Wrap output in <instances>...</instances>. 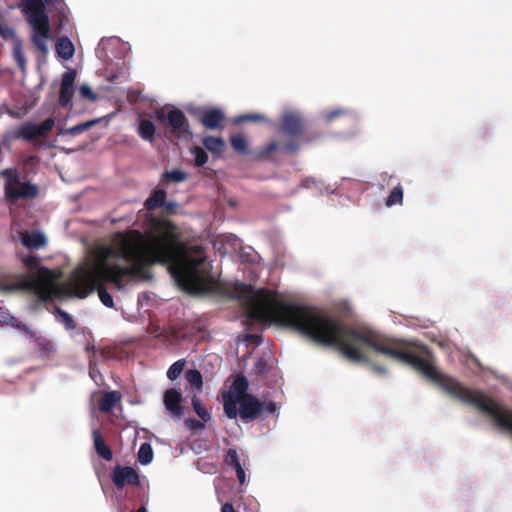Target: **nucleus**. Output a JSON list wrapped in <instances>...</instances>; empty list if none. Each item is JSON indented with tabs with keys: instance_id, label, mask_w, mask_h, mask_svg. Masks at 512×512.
I'll list each match as a JSON object with an SVG mask.
<instances>
[{
	"instance_id": "0eeeda50",
	"label": "nucleus",
	"mask_w": 512,
	"mask_h": 512,
	"mask_svg": "<svg viewBox=\"0 0 512 512\" xmlns=\"http://www.w3.org/2000/svg\"><path fill=\"white\" fill-rule=\"evenodd\" d=\"M249 383L245 376H237L228 392L223 393L224 413L229 419H236L238 416L237 402L245 398L248 393Z\"/></svg>"
},
{
	"instance_id": "b1692460",
	"label": "nucleus",
	"mask_w": 512,
	"mask_h": 512,
	"mask_svg": "<svg viewBox=\"0 0 512 512\" xmlns=\"http://www.w3.org/2000/svg\"><path fill=\"white\" fill-rule=\"evenodd\" d=\"M230 144L235 152L241 155H249V143L246 137L242 134H235L230 136Z\"/></svg>"
},
{
	"instance_id": "aec40b11",
	"label": "nucleus",
	"mask_w": 512,
	"mask_h": 512,
	"mask_svg": "<svg viewBox=\"0 0 512 512\" xmlns=\"http://www.w3.org/2000/svg\"><path fill=\"white\" fill-rule=\"evenodd\" d=\"M55 49L57 55L64 60L71 59L75 52L72 41L66 36L57 39Z\"/></svg>"
},
{
	"instance_id": "ea45409f",
	"label": "nucleus",
	"mask_w": 512,
	"mask_h": 512,
	"mask_svg": "<svg viewBox=\"0 0 512 512\" xmlns=\"http://www.w3.org/2000/svg\"><path fill=\"white\" fill-rule=\"evenodd\" d=\"M348 111L345 109H334L325 114V118L328 122L333 121L334 119L345 115Z\"/></svg>"
},
{
	"instance_id": "2eb2a0df",
	"label": "nucleus",
	"mask_w": 512,
	"mask_h": 512,
	"mask_svg": "<svg viewBox=\"0 0 512 512\" xmlns=\"http://www.w3.org/2000/svg\"><path fill=\"white\" fill-rule=\"evenodd\" d=\"M76 73L73 70L63 74L59 93V104L61 107H67L74 95V81Z\"/></svg>"
},
{
	"instance_id": "a18cd8bd",
	"label": "nucleus",
	"mask_w": 512,
	"mask_h": 512,
	"mask_svg": "<svg viewBox=\"0 0 512 512\" xmlns=\"http://www.w3.org/2000/svg\"><path fill=\"white\" fill-rule=\"evenodd\" d=\"M137 512H146V508L144 506H141Z\"/></svg>"
},
{
	"instance_id": "473e14b6",
	"label": "nucleus",
	"mask_w": 512,
	"mask_h": 512,
	"mask_svg": "<svg viewBox=\"0 0 512 512\" xmlns=\"http://www.w3.org/2000/svg\"><path fill=\"white\" fill-rule=\"evenodd\" d=\"M13 57H14L17 65H18V67L22 71H25L26 59H25V56H24V53H23L21 45L14 46V48H13Z\"/></svg>"
},
{
	"instance_id": "79ce46f5",
	"label": "nucleus",
	"mask_w": 512,
	"mask_h": 512,
	"mask_svg": "<svg viewBox=\"0 0 512 512\" xmlns=\"http://www.w3.org/2000/svg\"><path fill=\"white\" fill-rule=\"evenodd\" d=\"M94 349H95V346L93 344H87L85 346V350L89 353L91 352L92 354L89 356V363L91 364L92 363V358L94 357Z\"/></svg>"
},
{
	"instance_id": "f8f14e48",
	"label": "nucleus",
	"mask_w": 512,
	"mask_h": 512,
	"mask_svg": "<svg viewBox=\"0 0 512 512\" xmlns=\"http://www.w3.org/2000/svg\"><path fill=\"white\" fill-rule=\"evenodd\" d=\"M110 476L117 489H123L126 485L138 486L140 484L138 472L130 466L116 465Z\"/></svg>"
},
{
	"instance_id": "7c9ffc66",
	"label": "nucleus",
	"mask_w": 512,
	"mask_h": 512,
	"mask_svg": "<svg viewBox=\"0 0 512 512\" xmlns=\"http://www.w3.org/2000/svg\"><path fill=\"white\" fill-rule=\"evenodd\" d=\"M185 364L186 361L184 359L174 362L167 371V378L171 381L176 380L183 372Z\"/></svg>"
},
{
	"instance_id": "a878e982",
	"label": "nucleus",
	"mask_w": 512,
	"mask_h": 512,
	"mask_svg": "<svg viewBox=\"0 0 512 512\" xmlns=\"http://www.w3.org/2000/svg\"><path fill=\"white\" fill-rule=\"evenodd\" d=\"M403 202V188L400 184L395 186L390 192L389 196L386 199V206L392 207L394 205H401Z\"/></svg>"
},
{
	"instance_id": "c85d7f7f",
	"label": "nucleus",
	"mask_w": 512,
	"mask_h": 512,
	"mask_svg": "<svg viewBox=\"0 0 512 512\" xmlns=\"http://www.w3.org/2000/svg\"><path fill=\"white\" fill-rule=\"evenodd\" d=\"M153 460V449L149 443L141 444L138 450V461L142 465H147Z\"/></svg>"
},
{
	"instance_id": "c9c22d12",
	"label": "nucleus",
	"mask_w": 512,
	"mask_h": 512,
	"mask_svg": "<svg viewBox=\"0 0 512 512\" xmlns=\"http://www.w3.org/2000/svg\"><path fill=\"white\" fill-rule=\"evenodd\" d=\"M254 370L257 374L264 375L267 373V361L265 358L260 357L254 364Z\"/></svg>"
},
{
	"instance_id": "2f4dec72",
	"label": "nucleus",
	"mask_w": 512,
	"mask_h": 512,
	"mask_svg": "<svg viewBox=\"0 0 512 512\" xmlns=\"http://www.w3.org/2000/svg\"><path fill=\"white\" fill-rule=\"evenodd\" d=\"M164 177L168 181L178 183V182H182V181L186 180L187 174L182 170L175 169V170H171V171H166L164 173Z\"/></svg>"
},
{
	"instance_id": "bb28decb",
	"label": "nucleus",
	"mask_w": 512,
	"mask_h": 512,
	"mask_svg": "<svg viewBox=\"0 0 512 512\" xmlns=\"http://www.w3.org/2000/svg\"><path fill=\"white\" fill-rule=\"evenodd\" d=\"M185 378L192 388L201 390L203 386L202 374L197 369H190L186 371Z\"/></svg>"
},
{
	"instance_id": "c756f323",
	"label": "nucleus",
	"mask_w": 512,
	"mask_h": 512,
	"mask_svg": "<svg viewBox=\"0 0 512 512\" xmlns=\"http://www.w3.org/2000/svg\"><path fill=\"white\" fill-rule=\"evenodd\" d=\"M190 152L194 156V165L196 167H203L208 161V154L204 148L194 146L190 149Z\"/></svg>"
},
{
	"instance_id": "a19ab883",
	"label": "nucleus",
	"mask_w": 512,
	"mask_h": 512,
	"mask_svg": "<svg viewBox=\"0 0 512 512\" xmlns=\"http://www.w3.org/2000/svg\"><path fill=\"white\" fill-rule=\"evenodd\" d=\"M61 316L63 317V321H64L66 328H68V329L75 328V321L71 315H69L66 312H61Z\"/></svg>"
},
{
	"instance_id": "dca6fc26",
	"label": "nucleus",
	"mask_w": 512,
	"mask_h": 512,
	"mask_svg": "<svg viewBox=\"0 0 512 512\" xmlns=\"http://www.w3.org/2000/svg\"><path fill=\"white\" fill-rule=\"evenodd\" d=\"M224 462L235 470L237 479L241 485L245 483L246 475L243 465L240 462L238 452L234 448H229L226 452Z\"/></svg>"
},
{
	"instance_id": "37998d69",
	"label": "nucleus",
	"mask_w": 512,
	"mask_h": 512,
	"mask_svg": "<svg viewBox=\"0 0 512 512\" xmlns=\"http://www.w3.org/2000/svg\"><path fill=\"white\" fill-rule=\"evenodd\" d=\"M221 512H235V509L231 503H225L221 507Z\"/></svg>"
},
{
	"instance_id": "4be33fe9",
	"label": "nucleus",
	"mask_w": 512,
	"mask_h": 512,
	"mask_svg": "<svg viewBox=\"0 0 512 512\" xmlns=\"http://www.w3.org/2000/svg\"><path fill=\"white\" fill-rule=\"evenodd\" d=\"M120 400L121 394L118 391L105 392L99 401V409L103 413H108Z\"/></svg>"
},
{
	"instance_id": "cd10ccee",
	"label": "nucleus",
	"mask_w": 512,
	"mask_h": 512,
	"mask_svg": "<svg viewBox=\"0 0 512 512\" xmlns=\"http://www.w3.org/2000/svg\"><path fill=\"white\" fill-rule=\"evenodd\" d=\"M192 407L195 413L203 422H208L211 419L210 413L204 407L202 402L194 395L191 399Z\"/></svg>"
},
{
	"instance_id": "c03bdc74",
	"label": "nucleus",
	"mask_w": 512,
	"mask_h": 512,
	"mask_svg": "<svg viewBox=\"0 0 512 512\" xmlns=\"http://www.w3.org/2000/svg\"><path fill=\"white\" fill-rule=\"evenodd\" d=\"M258 337L256 335H248L247 339L249 340H256Z\"/></svg>"
},
{
	"instance_id": "e433bc0d",
	"label": "nucleus",
	"mask_w": 512,
	"mask_h": 512,
	"mask_svg": "<svg viewBox=\"0 0 512 512\" xmlns=\"http://www.w3.org/2000/svg\"><path fill=\"white\" fill-rule=\"evenodd\" d=\"M265 120V117L260 114H245L240 116L236 122H243V121H252V122H262Z\"/></svg>"
},
{
	"instance_id": "ddd939ff",
	"label": "nucleus",
	"mask_w": 512,
	"mask_h": 512,
	"mask_svg": "<svg viewBox=\"0 0 512 512\" xmlns=\"http://www.w3.org/2000/svg\"><path fill=\"white\" fill-rule=\"evenodd\" d=\"M183 396L182 393L175 389L170 388L164 392L163 403L166 410L172 417L181 418L184 416V406L182 405Z\"/></svg>"
},
{
	"instance_id": "f03ea898",
	"label": "nucleus",
	"mask_w": 512,
	"mask_h": 512,
	"mask_svg": "<svg viewBox=\"0 0 512 512\" xmlns=\"http://www.w3.org/2000/svg\"><path fill=\"white\" fill-rule=\"evenodd\" d=\"M151 229L142 233L132 229L115 235L113 245L98 247L91 266L75 269L68 280L70 292L86 298L97 290L100 301L114 308V300L105 282L123 290L128 281L153 277L151 267L167 266L177 284L189 293L212 289V265L201 247L192 253L181 241V232L172 221L162 218L150 220Z\"/></svg>"
},
{
	"instance_id": "393cba45",
	"label": "nucleus",
	"mask_w": 512,
	"mask_h": 512,
	"mask_svg": "<svg viewBox=\"0 0 512 512\" xmlns=\"http://www.w3.org/2000/svg\"><path fill=\"white\" fill-rule=\"evenodd\" d=\"M155 125L151 120L142 119L138 126V134L139 136L149 142H152L155 135Z\"/></svg>"
},
{
	"instance_id": "9b49d317",
	"label": "nucleus",
	"mask_w": 512,
	"mask_h": 512,
	"mask_svg": "<svg viewBox=\"0 0 512 512\" xmlns=\"http://www.w3.org/2000/svg\"><path fill=\"white\" fill-rule=\"evenodd\" d=\"M11 325L23 331L27 336L35 339L36 352L38 353L39 357L43 359L49 358L55 352V345L51 340L42 336L37 337L35 332H33L25 324L19 322L16 318H11Z\"/></svg>"
},
{
	"instance_id": "58836bf2",
	"label": "nucleus",
	"mask_w": 512,
	"mask_h": 512,
	"mask_svg": "<svg viewBox=\"0 0 512 512\" xmlns=\"http://www.w3.org/2000/svg\"><path fill=\"white\" fill-rule=\"evenodd\" d=\"M178 208V204L174 201H165L164 206H162L163 213L166 215H173L176 213Z\"/></svg>"
},
{
	"instance_id": "f3484780",
	"label": "nucleus",
	"mask_w": 512,
	"mask_h": 512,
	"mask_svg": "<svg viewBox=\"0 0 512 512\" xmlns=\"http://www.w3.org/2000/svg\"><path fill=\"white\" fill-rule=\"evenodd\" d=\"M279 149H282V145L280 146L276 141H271L255 151L253 154V159L257 161L276 162L274 154Z\"/></svg>"
},
{
	"instance_id": "5701e85b",
	"label": "nucleus",
	"mask_w": 512,
	"mask_h": 512,
	"mask_svg": "<svg viewBox=\"0 0 512 512\" xmlns=\"http://www.w3.org/2000/svg\"><path fill=\"white\" fill-rule=\"evenodd\" d=\"M21 242L27 248H40L46 242L45 237L39 232L29 233L27 231L22 232L21 234Z\"/></svg>"
},
{
	"instance_id": "20e7f679",
	"label": "nucleus",
	"mask_w": 512,
	"mask_h": 512,
	"mask_svg": "<svg viewBox=\"0 0 512 512\" xmlns=\"http://www.w3.org/2000/svg\"><path fill=\"white\" fill-rule=\"evenodd\" d=\"M0 177L5 179L4 196L8 202L15 203L20 199H34L39 195V187L29 181L21 182L17 168H7L0 171Z\"/></svg>"
},
{
	"instance_id": "1a4fd4ad",
	"label": "nucleus",
	"mask_w": 512,
	"mask_h": 512,
	"mask_svg": "<svg viewBox=\"0 0 512 512\" xmlns=\"http://www.w3.org/2000/svg\"><path fill=\"white\" fill-rule=\"evenodd\" d=\"M22 262L26 268L31 271L36 270V275L32 276L25 282V286L40 295L46 293V285L51 277V272L48 268L40 267V260L34 255H27L22 259Z\"/></svg>"
},
{
	"instance_id": "4c0bfd02",
	"label": "nucleus",
	"mask_w": 512,
	"mask_h": 512,
	"mask_svg": "<svg viewBox=\"0 0 512 512\" xmlns=\"http://www.w3.org/2000/svg\"><path fill=\"white\" fill-rule=\"evenodd\" d=\"M93 125V122H85V123H81V124H78L72 128L69 129V133L71 135H77V134H80L82 133L83 131L87 130L88 128H90L91 126Z\"/></svg>"
},
{
	"instance_id": "7ed1b4c3",
	"label": "nucleus",
	"mask_w": 512,
	"mask_h": 512,
	"mask_svg": "<svg viewBox=\"0 0 512 512\" xmlns=\"http://www.w3.org/2000/svg\"><path fill=\"white\" fill-rule=\"evenodd\" d=\"M46 4L52 6L60 17L66 16L64 0H21V8L33 33L31 41L43 55L48 53L47 39L50 37V21Z\"/></svg>"
},
{
	"instance_id": "f257e3e1",
	"label": "nucleus",
	"mask_w": 512,
	"mask_h": 512,
	"mask_svg": "<svg viewBox=\"0 0 512 512\" xmlns=\"http://www.w3.org/2000/svg\"><path fill=\"white\" fill-rule=\"evenodd\" d=\"M231 297L246 302L248 319L288 326L314 342L337 346L350 362L369 364L378 374H386V368L371 362L362 347H369L388 358L407 364L452 397L489 415L499 428L512 434V410L438 371L429 354L420 355L407 349L402 343L386 339L369 328L344 325L315 308L279 301L275 292L265 288L255 290L251 284L236 282L232 286Z\"/></svg>"
},
{
	"instance_id": "6e6552de",
	"label": "nucleus",
	"mask_w": 512,
	"mask_h": 512,
	"mask_svg": "<svg viewBox=\"0 0 512 512\" xmlns=\"http://www.w3.org/2000/svg\"><path fill=\"white\" fill-rule=\"evenodd\" d=\"M53 126L54 120L52 118L44 120L39 125L32 123L22 124L16 131L4 134L3 143L17 139L32 141L37 137H45L52 130Z\"/></svg>"
},
{
	"instance_id": "423d86ee",
	"label": "nucleus",
	"mask_w": 512,
	"mask_h": 512,
	"mask_svg": "<svg viewBox=\"0 0 512 512\" xmlns=\"http://www.w3.org/2000/svg\"><path fill=\"white\" fill-rule=\"evenodd\" d=\"M238 415L243 422H251L260 418L264 412L275 414L277 405L273 401H260L256 396L250 394L237 402Z\"/></svg>"
},
{
	"instance_id": "9d476101",
	"label": "nucleus",
	"mask_w": 512,
	"mask_h": 512,
	"mask_svg": "<svg viewBox=\"0 0 512 512\" xmlns=\"http://www.w3.org/2000/svg\"><path fill=\"white\" fill-rule=\"evenodd\" d=\"M156 119L161 123H167L171 132L178 137L191 136L192 132L187 117L180 109L174 108L167 113L163 109L155 112Z\"/></svg>"
},
{
	"instance_id": "4468645a",
	"label": "nucleus",
	"mask_w": 512,
	"mask_h": 512,
	"mask_svg": "<svg viewBox=\"0 0 512 512\" xmlns=\"http://www.w3.org/2000/svg\"><path fill=\"white\" fill-rule=\"evenodd\" d=\"M226 117L219 108H208L198 113L199 122L209 130L222 129Z\"/></svg>"
},
{
	"instance_id": "a211bd4d",
	"label": "nucleus",
	"mask_w": 512,
	"mask_h": 512,
	"mask_svg": "<svg viewBox=\"0 0 512 512\" xmlns=\"http://www.w3.org/2000/svg\"><path fill=\"white\" fill-rule=\"evenodd\" d=\"M94 448L99 457L110 461L113 458V453L108 445H106L103 436L98 429L92 431Z\"/></svg>"
},
{
	"instance_id": "412c9836",
	"label": "nucleus",
	"mask_w": 512,
	"mask_h": 512,
	"mask_svg": "<svg viewBox=\"0 0 512 512\" xmlns=\"http://www.w3.org/2000/svg\"><path fill=\"white\" fill-rule=\"evenodd\" d=\"M202 144L214 155H221L226 150V143L222 137L206 136L202 139Z\"/></svg>"
},
{
	"instance_id": "72a5a7b5",
	"label": "nucleus",
	"mask_w": 512,
	"mask_h": 512,
	"mask_svg": "<svg viewBox=\"0 0 512 512\" xmlns=\"http://www.w3.org/2000/svg\"><path fill=\"white\" fill-rule=\"evenodd\" d=\"M79 93L83 99H88L92 102H94L97 99V94L87 84H83L80 86Z\"/></svg>"
},
{
	"instance_id": "6ab92c4d",
	"label": "nucleus",
	"mask_w": 512,
	"mask_h": 512,
	"mask_svg": "<svg viewBox=\"0 0 512 512\" xmlns=\"http://www.w3.org/2000/svg\"><path fill=\"white\" fill-rule=\"evenodd\" d=\"M166 198V191L162 188H156L152 191L151 195L145 200L144 206L148 211H154L164 206Z\"/></svg>"
},
{
	"instance_id": "f704fd0d",
	"label": "nucleus",
	"mask_w": 512,
	"mask_h": 512,
	"mask_svg": "<svg viewBox=\"0 0 512 512\" xmlns=\"http://www.w3.org/2000/svg\"><path fill=\"white\" fill-rule=\"evenodd\" d=\"M205 422H203L201 419L200 420H197L195 418H188L185 420V425L191 429V430H202L204 429L205 425H204Z\"/></svg>"
},
{
	"instance_id": "39448f33",
	"label": "nucleus",
	"mask_w": 512,
	"mask_h": 512,
	"mask_svg": "<svg viewBox=\"0 0 512 512\" xmlns=\"http://www.w3.org/2000/svg\"><path fill=\"white\" fill-rule=\"evenodd\" d=\"M305 124L303 118L294 112L283 114L280 122V133L288 139L282 144V150L289 154H295L300 149L299 139L303 135Z\"/></svg>"
}]
</instances>
